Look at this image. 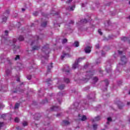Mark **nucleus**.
I'll return each mask as SVG.
<instances>
[{"instance_id": "36", "label": "nucleus", "mask_w": 130, "mask_h": 130, "mask_svg": "<svg viewBox=\"0 0 130 130\" xmlns=\"http://www.w3.org/2000/svg\"><path fill=\"white\" fill-rule=\"evenodd\" d=\"M73 2V0H68L66 2V4H71Z\"/></svg>"}, {"instance_id": "64", "label": "nucleus", "mask_w": 130, "mask_h": 130, "mask_svg": "<svg viewBox=\"0 0 130 130\" xmlns=\"http://www.w3.org/2000/svg\"><path fill=\"white\" fill-rule=\"evenodd\" d=\"M128 94L130 95V90H129Z\"/></svg>"}, {"instance_id": "19", "label": "nucleus", "mask_w": 130, "mask_h": 130, "mask_svg": "<svg viewBox=\"0 0 130 130\" xmlns=\"http://www.w3.org/2000/svg\"><path fill=\"white\" fill-rule=\"evenodd\" d=\"M18 40L19 41H23L24 40V37L22 36H20L18 38Z\"/></svg>"}, {"instance_id": "7", "label": "nucleus", "mask_w": 130, "mask_h": 130, "mask_svg": "<svg viewBox=\"0 0 130 130\" xmlns=\"http://www.w3.org/2000/svg\"><path fill=\"white\" fill-rule=\"evenodd\" d=\"M85 53H90L91 52V47L87 46L86 47L85 49Z\"/></svg>"}, {"instance_id": "41", "label": "nucleus", "mask_w": 130, "mask_h": 130, "mask_svg": "<svg viewBox=\"0 0 130 130\" xmlns=\"http://www.w3.org/2000/svg\"><path fill=\"white\" fill-rule=\"evenodd\" d=\"M35 119L36 120H39V118H40V117H34Z\"/></svg>"}, {"instance_id": "26", "label": "nucleus", "mask_w": 130, "mask_h": 130, "mask_svg": "<svg viewBox=\"0 0 130 130\" xmlns=\"http://www.w3.org/2000/svg\"><path fill=\"white\" fill-rule=\"evenodd\" d=\"M75 8H76V6L74 5V6H72L70 8V11H74V10L75 9Z\"/></svg>"}, {"instance_id": "23", "label": "nucleus", "mask_w": 130, "mask_h": 130, "mask_svg": "<svg viewBox=\"0 0 130 130\" xmlns=\"http://www.w3.org/2000/svg\"><path fill=\"white\" fill-rule=\"evenodd\" d=\"M64 81L65 83H67V84H69V83L70 82V79H69V78L64 79Z\"/></svg>"}, {"instance_id": "63", "label": "nucleus", "mask_w": 130, "mask_h": 130, "mask_svg": "<svg viewBox=\"0 0 130 130\" xmlns=\"http://www.w3.org/2000/svg\"><path fill=\"white\" fill-rule=\"evenodd\" d=\"M58 95H60V92H59V93H58Z\"/></svg>"}, {"instance_id": "1", "label": "nucleus", "mask_w": 130, "mask_h": 130, "mask_svg": "<svg viewBox=\"0 0 130 130\" xmlns=\"http://www.w3.org/2000/svg\"><path fill=\"white\" fill-rule=\"evenodd\" d=\"M42 51L43 52V53L44 54L43 57L46 60H47V59H48V58L49 57V54L50 51V49H49V45L47 44L46 46L43 47L42 49Z\"/></svg>"}, {"instance_id": "31", "label": "nucleus", "mask_w": 130, "mask_h": 130, "mask_svg": "<svg viewBox=\"0 0 130 130\" xmlns=\"http://www.w3.org/2000/svg\"><path fill=\"white\" fill-rule=\"evenodd\" d=\"M51 82V79L50 78H49L46 80L47 84H49V82Z\"/></svg>"}, {"instance_id": "61", "label": "nucleus", "mask_w": 130, "mask_h": 130, "mask_svg": "<svg viewBox=\"0 0 130 130\" xmlns=\"http://www.w3.org/2000/svg\"><path fill=\"white\" fill-rule=\"evenodd\" d=\"M82 7H85V5L84 4H82Z\"/></svg>"}, {"instance_id": "29", "label": "nucleus", "mask_w": 130, "mask_h": 130, "mask_svg": "<svg viewBox=\"0 0 130 130\" xmlns=\"http://www.w3.org/2000/svg\"><path fill=\"white\" fill-rule=\"evenodd\" d=\"M97 127H98L97 124H93V127L94 130L97 129Z\"/></svg>"}, {"instance_id": "22", "label": "nucleus", "mask_w": 130, "mask_h": 130, "mask_svg": "<svg viewBox=\"0 0 130 130\" xmlns=\"http://www.w3.org/2000/svg\"><path fill=\"white\" fill-rule=\"evenodd\" d=\"M68 42V40L67 39H64L62 41V44H64V43H67Z\"/></svg>"}, {"instance_id": "24", "label": "nucleus", "mask_w": 130, "mask_h": 130, "mask_svg": "<svg viewBox=\"0 0 130 130\" xmlns=\"http://www.w3.org/2000/svg\"><path fill=\"white\" fill-rule=\"evenodd\" d=\"M20 48V47L19 46H15L14 45V47H13V49H14V50H16V49H19Z\"/></svg>"}, {"instance_id": "27", "label": "nucleus", "mask_w": 130, "mask_h": 130, "mask_svg": "<svg viewBox=\"0 0 130 130\" xmlns=\"http://www.w3.org/2000/svg\"><path fill=\"white\" fill-rule=\"evenodd\" d=\"M20 106V104H19V103H16V104H15V109H18V108H19V107Z\"/></svg>"}, {"instance_id": "2", "label": "nucleus", "mask_w": 130, "mask_h": 130, "mask_svg": "<svg viewBox=\"0 0 130 130\" xmlns=\"http://www.w3.org/2000/svg\"><path fill=\"white\" fill-rule=\"evenodd\" d=\"M87 75V78H85V80H89L90 78L94 75V71H90L89 72H86Z\"/></svg>"}, {"instance_id": "60", "label": "nucleus", "mask_w": 130, "mask_h": 130, "mask_svg": "<svg viewBox=\"0 0 130 130\" xmlns=\"http://www.w3.org/2000/svg\"><path fill=\"white\" fill-rule=\"evenodd\" d=\"M59 13H55V15H59Z\"/></svg>"}, {"instance_id": "8", "label": "nucleus", "mask_w": 130, "mask_h": 130, "mask_svg": "<svg viewBox=\"0 0 130 130\" xmlns=\"http://www.w3.org/2000/svg\"><path fill=\"white\" fill-rule=\"evenodd\" d=\"M59 108V107L53 106L51 108V111H57Z\"/></svg>"}, {"instance_id": "57", "label": "nucleus", "mask_w": 130, "mask_h": 130, "mask_svg": "<svg viewBox=\"0 0 130 130\" xmlns=\"http://www.w3.org/2000/svg\"><path fill=\"white\" fill-rule=\"evenodd\" d=\"M129 104H130L129 102H127V105H129Z\"/></svg>"}, {"instance_id": "45", "label": "nucleus", "mask_w": 130, "mask_h": 130, "mask_svg": "<svg viewBox=\"0 0 130 130\" xmlns=\"http://www.w3.org/2000/svg\"><path fill=\"white\" fill-rule=\"evenodd\" d=\"M17 42V40L16 39H13V43H16Z\"/></svg>"}, {"instance_id": "44", "label": "nucleus", "mask_w": 130, "mask_h": 130, "mask_svg": "<svg viewBox=\"0 0 130 130\" xmlns=\"http://www.w3.org/2000/svg\"><path fill=\"white\" fill-rule=\"evenodd\" d=\"M118 53L119 54H122V51L118 50Z\"/></svg>"}, {"instance_id": "25", "label": "nucleus", "mask_w": 130, "mask_h": 130, "mask_svg": "<svg viewBox=\"0 0 130 130\" xmlns=\"http://www.w3.org/2000/svg\"><path fill=\"white\" fill-rule=\"evenodd\" d=\"M14 121L15 122H19V121H20V119L18 117H16L14 119Z\"/></svg>"}, {"instance_id": "59", "label": "nucleus", "mask_w": 130, "mask_h": 130, "mask_svg": "<svg viewBox=\"0 0 130 130\" xmlns=\"http://www.w3.org/2000/svg\"><path fill=\"white\" fill-rule=\"evenodd\" d=\"M35 116H38V114H36Z\"/></svg>"}, {"instance_id": "35", "label": "nucleus", "mask_w": 130, "mask_h": 130, "mask_svg": "<svg viewBox=\"0 0 130 130\" xmlns=\"http://www.w3.org/2000/svg\"><path fill=\"white\" fill-rule=\"evenodd\" d=\"M4 126V122H0V129Z\"/></svg>"}, {"instance_id": "52", "label": "nucleus", "mask_w": 130, "mask_h": 130, "mask_svg": "<svg viewBox=\"0 0 130 130\" xmlns=\"http://www.w3.org/2000/svg\"><path fill=\"white\" fill-rule=\"evenodd\" d=\"M6 13L7 14H10V11H9V10H7Z\"/></svg>"}, {"instance_id": "42", "label": "nucleus", "mask_w": 130, "mask_h": 130, "mask_svg": "<svg viewBox=\"0 0 130 130\" xmlns=\"http://www.w3.org/2000/svg\"><path fill=\"white\" fill-rule=\"evenodd\" d=\"M48 102V101H47V100H46L44 102H43V104H45V103H47Z\"/></svg>"}, {"instance_id": "32", "label": "nucleus", "mask_w": 130, "mask_h": 130, "mask_svg": "<svg viewBox=\"0 0 130 130\" xmlns=\"http://www.w3.org/2000/svg\"><path fill=\"white\" fill-rule=\"evenodd\" d=\"M5 61H6V59H5V58H1V62H2V63H5Z\"/></svg>"}, {"instance_id": "14", "label": "nucleus", "mask_w": 130, "mask_h": 130, "mask_svg": "<svg viewBox=\"0 0 130 130\" xmlns=\"http://www.w3.org/2000/svg\"><path fill=\"white\" fill-rule=\"evenodd\" d=\"M62 124L64 125H69V124H70V122L68 120H63L62 121Z\"/></svg>"}, {"instance_id": "9", "label": "nucleus", "mask_w": 130, "mask_h": 130, "mask_svg": "<svg viewBox=\"0 0 130 130\" xmlns=\"http://www.w3.org/2000/svg\"><path fill=\"white\" fill-rule=\"evenodd\" d=\"M122 41H123L124 42H125V41H128V42H130L129 39L128 38H126L125 37H123L121 39Z\"/></svg>"}, {"instance_id": "53", "label": "nucleus", "mask_w": 130, "mask_h": 130, "mask_svg": "<svg viewBox=\"0 0 130 130\" xmlns=\"http://www.w3.org/2000/svg\"><path fill=\"white\" fill-rule=\"evenodd\" d=\"M17 82H20V78H17Z\"/></svg>"}, {"instance_id": "6", "label": "nucleus", "mask_w": 130, "mask_h": 130, "mask_svg": "<svg viewBox=\"0 0 130 130\" xmlns=\"http://www.w3.org/2000/svg\"><path fill=\"white\" fill-rule=\"evenodd\" d=\"M116 104L117 105L119 109H121L124 106L123 104H122V103L119 101L116 102Z\"/></svg>"}, {"instance_id": "54", "label": "nucleus", "mask_w": 130, "mask_h": 130, "mask_svg": "<svg viewBox=\"0 0 130 130\" xmlns=\"http://www.w3.org/2000/svg\"><path fill=\"white\" fill-rule=\"evenodd\" d=\"M22 12H24V11H25V9H24V8H22Z\"/></svg>"}, {"instance_id": "34", "label": "nucleus", "mask_w": 130, "mask_h": 130, "mask_svg": "<svg viewBox=\"0 0 130 130\" xmlns=\"http://www.w3.org/2000/svg\"><path fill=\"white\" fill-rule=\"evenodd\" d=\"M67 56V54H64L63 55L61 56V59H63Z\"/></svg>"}, {"instance_id": "50", "label": "nucleus", "mask_w": 130, "mask_h": 130, "mask_svg": "<svg viewBox=\"0 0 130 130\" xmlns=\"http://www.w3.org/2000/svg\"><path fill=\"white\" fill-rule=\"evenodd\" d=\"M8 33H9V31L8 30H5V34H7L6 35H8Z\"/></svg>"}, {"instance_id": "4", "label": "nucleus", "mask_w": 130, "mask_h": 130, "mask_svg": "<svg viewBox=\"0 0 130 130\" xmlns=\"http://www.w3.org/2000/svg\"><path fill=\"white\" fill-rule=\"evenodd\" d=\"M121 61L122 66H123V64H125L126 63V58L125 57V56H122L121 57Z\"/></svg>"}, {"instance_id": "58", "label": "nucleus", "mask_w": 130, "mask_h": 130, "mask_svg": "<svg viewBox=\"0 0 130 130\" xmlns=\"http://www.w3.org/2000/svg\"><path fill=\"white\" fill-rule=\"evenodd\" d=\"M59 115H60V114H57V117H58L59 116Z\"/></svg>"}, {"instance_id": "49", "label": "nucleus", "mask_w": 130, "mask_h": 130, "mask_svg": "<svg viewBox=\"0 0 130 130\" xmlns=\"http://www.w3.org/2000/svg\"><path fill=\"white\" fill-rule=\"evenodd\" d=\"M35 42H36V41H35L34 42H31V44L30 45H34V43H35Z\"/></svg>"}, {"instance_id": "46", "label": "nucleus", "mask_w": 130, "mask_h": 130, "mask_svg": "<svg viewBox=\"0 0 130 130\" xmlns=\"http://www.w3.org/2000/svg\"><path fill=\"white\" fill-rule=\"evenodd\" d=\"M106 71H107V73H110V72H111V69H109V70H107L106 69Z\"/></svg>"}, {"instance_id": "43", "label": "nucleus", "mask_w": 130, "mask_h": 130, "mask_svg": "<svg viewBox=\"0 0 130 130\" xmlns=\"http://www.w3.org/2000/svg\"><path fill=\"white\" fill-rule=\"evenodd\" d=\"M95 48H97V49H99V44H96L95 45Z\"/></svg>"}, {"instance_id": "33", "label": "nucleus", "mask_w": 130, "mask_h": 130, "mask_svg": "<svg viewBox=\"0 0 130 130\" xmlns=\"http://www.w3.org/2000/svg\"><path fill=\"white\" fill-rule=\"evenodd\" d=\"M22 125L23 126H26V125H28V123L27 122H24L22 123Z\"/></svg>"}, {"instance_id": "62", "label": "nucleus", "mask_w": 130, "mask_h": 130, "mask_svg": "<svg viewBox=\"0 0 130 130\" xmlns=\"http://www.w3.org/2000/svg\"><path fill=\"white\" fill-rule=\"evenodd\" d=\"M42 63L43 64H44V62L43 61H42Z\"/></svg>"}, {"instance_id": "47", "label": "nucleus", "mask_w": 130, "mask_h": 130, "mask_svg": "<svg viewBox=\"0 0 130 130\" xmlns=\"http://www.w3.org/2000/svg\"><path fill=\"white\" fill-rule=\"evenodd\" d=\"M74 21H73V20H71V21H70V22H69V24H74Z\"/></svg>"}, {"instance_id": "16", "label": "nucleus", "mask_w": 130, "mask_h": 130, "mask_svg": "<svg viewBox=\"0 0 130 130\" xmlns=\"http://www.w3.org/2000/svg\"><path fill=\"white\" fill-rule=\"evenodd\" d=\"M58 89H59V90H63V89H64V85L62 84V85L59 86L58 87Z\"/></svg>"}, {"instance_id": "30", "label": "nucleus", "mask_w": 130, "mask_h": 130, "mask_svg": "<svg viewBox=\"0 0 130 130\" xmlns=\"http://www.w3.org/2000/svg\"><path fill=\"white\" fill-rule=\"evenodd\" d=\"M93 81H94L95 83L98 82V78L97 77H94L93 79Z\"/></svg>"}, {"instance_id": "17", "label": "nucleus", "mask_w": 130, "mask_h": 130, "mask_svg": "<svg viewBox=\"0 0 130 130\" xmlns=\"http://www.w3.org/2000/svg\"><path fill=\"white\" fill-rule=\"evenodd\" d=\"M7 19H8V17H5L3 18V19H2V23L5 24V23H6V22H7Z\"/></svg>"}, {"instance_id": "15", "label": "nucleus", "mask_w": 130, "mask_h": 130, "mask_svg": "<svg viewBox=\"0 0 130 130\" xmlns=\"http://www.w3.org/2000/svg\"><path fill=\"white\" fill-rule=\"evenodd\" d=\"M47 25V21H45L41 24V27L45 28Z\"/></svg>"}, {"instance_id": "48", "label": "nucleus", "mask_w": 130, "mask_h": 130, "mask_svg": "<svg viewBox=\"0 0 130 130\" xmlns=\"http://www.w3.org/2000/svg\"><path fill=\"white\" fill-rule=\"evenodd\" d=\"M36 38L37 39V40H39V39H40V38H39V36H36Z\"/></svg>"}, {"instance_id": "3", "label": "nucleus", "mask_w": 130, "mask_h": 130, "mask_svg": "<svg viewBox=\"0 0 130 130\" xmlns=\"http://www.w3.org/2000/svg\"><path fill=\"white\" fill-rule=\"evenodd\" d=\"M82 59H83V58H79L77 62H75L74 63V64H73V66H72V69H74V70H76V69H77V68H78V66H79V62H80V61H81V60H82Z\"/></svg>"}, {"instance_id": "12", "label": "nucleus", "mask_w": 130, "mask_h": 130, "mask_svg": "<svg viewBox=\"0 0 130 130\" xmlns=\"http://www.w3.org/2000/svg\"><path fill=\"white\" fill-rule=\"evenodd\" d=\"M38 49H40V46H34L32 50H38Z\"/></svg>"}, {"instance_id": "5", "label": "nucleus", "mask_w": 130, "mask_h": 130, "mask_svg": "<svg viewBox=\"0 0 130 130\" xmlns=\"http://www.w3.org/2000/svg\"><path fill=\"white\" fill-rule=\"evenodd\" d=\"M78 117L79 118V120H81V121H85V120H87V117L85 115H83L82 116L81 114H79Z\"/></svg>"}, {"instance_id": "51", "label": "nucleus", "mask_w": 130, "mask_h": 130, "mask_svg": "<svg viewBox=\"0 0 130 130\" xmlns=\"http://www.w3.org/2000/svg\"><path fill=\"white\" fill-rule=\"evenodd\" d=\"M1 117H2V118H4V117H6V115H2L1 116Z\"/></svg>"}, {"instance_id": "18", "label": "nucleus", "mask_w": 130, "mask_h": 130, "mask_svg": "<svg viewBox=\"0 0 130 130\" xmlns=\"http://www.w3.org/2000/svg\"><path fill=\"white\" fill-rule=\"evenodd\" d=\"M74 45H75V47H79V42L75 41L74 42Z\"/></svg>"}, {"instance_id": "21", "label": "nucleus", "mask_w": 130, "mask_h": 130, "mask_svg": "<svg viewBox=\"0 0 130 130\" xmlns=\"http://www.w3.org/2000/svg\"><path fill=\"white\" fill-rule=\"evenodd\" d=\"M105 83L106 84V87H107V86H108V85H109V82L108 81V79H106L105 80Z\"/></svg>"}, {"instance_id": "55", "label": "nucleus", "mask_w": 130, "mask_h": 130, "mask_svg": "<svg viewBox=\"0 0 130 130\" xmlns=\"http://www.w3.org/2000/svg\"><path fill=\"white\" fill-rule=\"evenodd\" d=\"M86 68H88V65L84 66V68L86 69Z\"/></svg>"}, {"instance_id": "37", "label": "nucleus", "mask_w": 130, "mask_h": 130, "mask_svg": "<svg viewBox=\"0 0 130 130\" xmlns=\"http://www.w3.org/2000/svg\"><path fill=\"white\" fill-rule=\"evenodd\" d=\"M98 33H99L100 35H102L103 34L102 33V31H101V29H99L98 30Z\"/></svg>"}, {"instance_id": "56", "label": "nucleus", "mask_w": 130, "mask_h": 130, "mask_svg": "<svg viewBox=\"0 0 130 130\" xmlns=\"http://www.w3.org/2000/svg\"><path fill=\"white\" fill-rule=\"evenodd\" d=\"M96 64H98L100 63V61H99V62L96 61Z\"/></svg>"}, {"instance_id": "38", "label": "nucleus", "mask_w": 130, "mask_h": 130, "mask_svg": "<svg viewBox=\"0 0 130 130\" xmlns=\"http://www.w3.org/2000/svg\"><path fill=\"white\" fill-rule=\"evenodd\" d=\"M32 78V76L31 75H28L27 76V80H30Z\"/></svg>"}, {"instance_id": "40", "label": "nucleus", "mask_w": 130, "mask_h": 130, "mask_svg": "<svg viewBox=\"0 0 130 130\" xmlns=\"http://www.w3.org/2000/svg\"><path fill=\"white\" fill-rule=\"evenodd\" d=\"M107 120L108 121H111V120H112V119L111 118V117H108L107 118Z\"/></svg>"}, {"instance_id": "28", "label": "nucleus", "mask_w": 130, "mask_h": 130, "mask_svg": "<svg viewBox=\"0 0 130 130\" xmlns=\"http://www.w3.org/2000/svg\"><path fill=\"white\" fill-rule=\"evenodd\" d=\"M18 59H20V55H16V57L15 58V60H18Z\"/></svg>"}, {"instance_id": "11", "label": "nucleus", "mask_w": 130, "mask_h": 130, "mask_svg": "<svg viewBox=\"0 0 130 130\" xmlns=\"http://www.w3.org/2000/svg\"><path fill=\"white\" fill-rule=\"evenodd\" d=\"M52 64L53 63L52 62L51 63V67L50 66H48V69H47V72L49 73L50 72V70L53 68V66H52Z\"/></svg>"}, {"instance_id": "20", "label": "nucleus", "mask_w": 130, "mask_h": 130, "mask_svg": "<svg viewBox=\"0 0 130 130\" xmlns=\"http://www.w3.org/2000/svg\"><path fill=\"white\" fill-rule=\"evenodd\" d=\"M6 73L7 76H9V75H10V74H11V71H10V70H9V69H7L6 71Z\"/></svg>"}, {"instance_id": "13", "label": "nucleus", "mask_w": 130, "mask_h": 130, "mask_svg": "<svg viewBox=\"0 0 130 130\" xmlns=\"http://www.w3.org/2000/svg\"><path fill=\"white\" fill-rule=\"evenodd\" d=\"M88 22V20H87L86 19H82L80 20V23L81 24H86V23Z\"/></svg>"}, {"instance_id": "10", "label": "nucleus", "mask_w": 130, "mask_h": 130, "mask_svg": "<svg viewBox=\"0 0 130 130\" xmlns=\"http://www.w3.org/2000/svg\"><path fill=\"white\" fill-rule=\"evenodd\" d=\"M100 119H101V118L100 117V116H97V117H95L94 118V119L92 120V121L94 122V121H98L99 120H100Z\"/></svg>"}, {"instance_id": "39", "label": "nucleus", "mask_w": 130, "mask_h": 130, "mask_svg": "<svg viewBox=\"0 0 130 130\" xmlns=\"http://www.w3.org/2000/svg\"><path fill=\"white\" fill-rule=\"evenodd\" d=\"M33 14H34V16H38V12H37V11L34 13Z\"/></svg>"}]
</instances>
